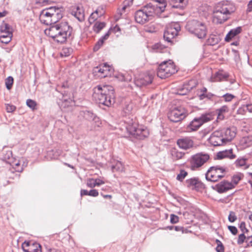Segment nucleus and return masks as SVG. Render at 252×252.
I'll use <instances>...</instances> for the list:
<instances>
[{
  "label": "nucleus",
  "mask_w": 252,
  "mask_h": 252,
  "mask_svg": "<svg viewBox=\"0 0 252 252\" xmlns=\"http://www.w3.org/2000/svg\"><path fill=\"white\" fill-rule=\"evenodd\" d=\"M96 71L99 73V76L100 77H106L110 76L113 72V67L107 64V63H104L99 65L96 68Z\"/></svg>",
  "instance_id": "17"
},
{
  "label": "nucleus",
  "mask_w": 252,
  "mask_h": 252,
  "mask_svg": "<svg viewBox=\"0 0 252 252\" xmlns=\"http://www.w3.org/2000/svg\"><path fill=\"white\" fill-rule=\"evenodd\" d=\"M104 12L105 11L104 8L101 6L98 7L94 11L99 17L102 16L104 14Z\"/></svg>",
  "instance_id": "48"
},
{
  "label": "nucleus",
  "mask_w": 252,
  "mask_h": 252,
  "mask_svg": "<svg viewBox=\"0 0 252 252\" xmlns=\"http://www.w3.org/2000/svg\"><path fill=\"white\" fill-rule=\"evenodd\" d=\"M246 238H247L244 234L239 235L237 240V243L239 245L242 244L244 242L245 240L246 241Z\"/></svg>",
  "instance_id": "52"
},
{
  "label": "nucleus",
  "mask_w": 252,
  "mask_h": 252,
  "mask_svg": "<svg viewBox=\"0 0 252 252\" xmlns=\"http://www.w3.org/2000/svg\"><path fill=\"white\" fill-rule=\"evenodd\" d=\"M63 9L62 7H48V23L55 24L61 19L63 16Z\"/></svg>",
  "instance_id": "12"
},
{
  "label": "nucleus",
  "mask_w": 252,
  "mask_h": 252,
  "mask_svg": "<svg viewBox=\"0 0 252 252\" xmlns=\"http://www.w3.org/2000/svg\"><path fill=\"white\" fill-rule=\"evenodd\" d=\"M98 17V16L96 15L94 12L90 15L89 18V21L90 23H92L94 22V21L96 20Z\"/></svg>",
  "instance_id": "50"
},
{
  "label": "nucleus",
  "mask_w": 252,
  "mask_h": 252,
  "mask_svg": "<svg viewBox=\"0 0 252 252\" xmlns=\"http://www.w3.org/2000/svg\"><path fill=\"white\" fill-rule=\"evenodd\" d=\"M72 28L68 23L51 24L48 28V36L54 41L60 43L65 42L72 33Z\"/></svg>",
  "instance_id": "1"
},
{
  "label": "nucleus",
  "mask_w": 252,
  "mask_h": 252,
  "mask_svg": "<svg viewBox=\"0 0 252 252\" xmlns=\"http://www.w3.org/2000/svg\"><path fill=\"white\" fill-rule=\"evenodd\" d=\"M128 131L139 139H143L149 135L148 129L144 126L139 125L137 122H132L127 126Z\"/></svg>",
  "instance_id": "7"
},
{
  "label": "nucleus",
  "mask_w": 252,
  "mask_h": 252,
  "mask_svg": "<svg viewBox=\"0 0 252 252\" xmlns=\"http://www.w3.org/2000/svg\"><path fill=\"white\" fill-rule=\"evenodd\" d=\"M189 0H171L173 7L183 8L188 4Z\"/></svg>",
  "instance_id": "28"
},
{
  "label": "nucleus",
  "mask_w": 252,
  "mask_h": 252,
  "mask_svg": "<svg viewBox=\"0 0 252 252\" xmlns=\"http://www.w3.org/2000/svg\"><path fill=\"white\" fill-rule=\"evenodd\" d=\"M228 77V73L224 72L223 70H219L212 76L211 81L212 82H220L226 80Z\"/></svg>",
  "instance_id": "20"
},
{
  "label": "nucleus",
  "mask_w": 252,
  "mask_h": 252,
  "mask_svg": "<svg viewBox=\"0 0 252 252\" xmlns=\"http://www.w3.org/2000/svg\"><path fill=\"white\" fill-rule=\"evenodd\" d=\"M153 77L152 75H145L143 78L144 81L142 82V84L144 85H146L151 84L152 82Z\"/></svg>",
  "instance_id": "39"
},
{
  "label": "nucleus",
  "mask_w": 252,
  "mask_h": 252,
  "mask_svg": "<svg viewBox=\"0 0 252 252\" xmlns=\"http://www.w3.org/2000/svg\"><path fill=\"white\" fill-rule=\"evenodd\" d=\"M177 71L176 66L171 60L164 61L158 66L157 70V75L161 79L170 77Z\"/></svg>",
  "instance_id": "5"
},
{
  "label": "nucleus",
  "mask_w": 252,
  "mask_h": 252,
  "mask_svg": "<svg viewBox=\"0 0 252 252\" xmlns=\"http://www.w3.org/2000/svg\"><path fill=\"white\" fill-rule=\"evenodd\" d=\"M235 164L238 167L243 166L246 164V160L244 158L238 159L236 161Z\"/></svg>",
  "instance_id": "49"
},
{
  "label": "nucleus",
  "mask_w": 252,
  "mask_h": 252,
  "mask_svg": "<svg viewBox=\"0 0 252 252\" xmlns=\"http://www.w3.org/2000/svg\"><path fill=\"white\" fill-rule=\"evenodd\" d=\"M235 10L234 6L230 3L223 2L219 3L213 11V22L216 24L223 23Z\"/></svg>",
  "instance_id": "3"
},
{
  "label": "nucleus",
  "mask_w": 252,
  "mask_h": 252,
  "mask_svg": "<svg viewBox=\"0 0 252 252\" xmlns=\"http://www.w3.org/2000/svg\"><path fill=\"white\" fill-rule=\"evenodd\" d=\"M12 36L11 32H0V40L2 43H8L11 40Z\"/></svg>",
  "instance_id": "26"
},
{
  "label": "nucleus",
  "mask_w": 252,
  "mask_h": 252,
  "mask_svg": "<svg viewBox=\"0 0 252 252\" xmlns=\"http://www.w3.org/2000/svg\"><path fill=\"white\" fill-rule=\"evenodd\" d=\"M228 228L233 235H236L238 232L237 228L235 226H228Z\"/></svg>",
  "instance_id": "57"
},
{
  "label": "nucleus",
  "mask_w": 252,
  "mask_h": 252,
  "mask_svg": "<svg viewBox=\"0 0 252 252\" xmlns=\"http://www.w3.org/2000/svg\"><path fill=\"white\" fill-rule=\"evenodd\" d=\"M15 158L13 157L12 152L11 150L3 151L2 159L6 163L8 164H11V163H13V161H14Z\"/></svg>",
  "instance_id": "25"
},
{
  "label": "nucleus",
  "mask_w": 252,
  "mask_h": 252,
  "mask_svg": "<svg viewBox=\"0 0 252 252\" xmlns=\"http://www.w3.org/2000/svg\"><path fill=\"white\" fill-rule=\"evenodd\" d=\"M187 175V172L183 170H181L180 173L177 176V179L180 181H182Z\"/></svg>",
  "instance_id": "42"
},
{
  "label": "nucleus",
  "mask_w": 252,
  "mask_h": 252,
  "mask_svg": "<svg viewBox=\"0 0 252 252\" xmlns=\"http://www.w3.org/2000/svg\"><path fill=\"white\" fill-rule=\"evenodd\" d=\"M170 155L173 160H178L182 159L185 156L184 152L179 151L176 148H173L170 150Z\"/></svg>",
  "instance_id": "24"
},
{
  "label": "nucleus",
  "mask_w": 252,
  "mask_h": 252,
  "mask_svg": "<svg viewBox=\"0 0 252 252\" xmlns=\"http://www.w3.org/2000/svg\"><path fill=\"white\" fill-rule=\"evenodd\" d=\"M187 186L192 189L198 190L203 187V184L198 179L191 178L186 181Z\"/></svg>",
  "instance_id": "21"
},
{
  "label": "nucleus",
  "mask_w": 252,
  "mask_h": 252,
  "mask_svg": "<svg viewBox=\"0 0 252 252\" xmlns=\"http://www.w3.org/2000/svg\"><path fill=\"white\" fill-rule=\"evenodd\" d=\"M9 164L12 166L16 172H21L23 170V166L21 165L19 160H17L16 158L14 159L13 163H11V164Z\"/></svg>",
  "instance_id": "30"
},
{
  "label": "nucleus",
  "mask_w": 252,
  "mask_h": 252,
  "mask_svg": "<svg viewBox=\"0 0 252 252\" xmlns=\"http://www.w3.org/2000/svg\"><path fill=\"white\" fill-rule=\"evenodd\" d=\"M228 220L231 222H234L237 220V217L235 215V213L231 211L229 213V215L228 216Z\"/></svg>",
  "instance_id": "46"
},
{
  "label": "nucleus",
  "mask_w": 252,
  "mask_h": 252,
  "mask_svg": "<svg viewBox=\"0 0 252 252\" xmlns=\"http://www.w3.org/2000/svg\"><path fill=\"white\" fill-rule=\"evenodd\" d=\"M24 252H41V246L38 243H32L25 241L22 245Z\"/></svg>",
  "instance_id": "18"
},
{
  "label": "nucleus",
  "mask_w": 252,
  "mask_h": 252,
  "mask_svg": "<svg viewBox=\"0 0 252 252\" xmlns=\"http://www.w3.org/2000/svg\"><path fill=\"white\" fill-rule=\"evenodd\" d=\"M214 117L215 115L212 113H209L194 118L187 126L186 132H192L197 131L204 124L213 120Z\"/></svg>",
  "instance_id": "4"
},
{
  "label": "nucleus",
  "mask_w": 252,
  "mask_h": 252,
  "mask_svg": "<svg viewBox=\"0 0 252 252\" xmlns=\"http://www.w3.org/2000/svg\"><path fill=\"white\" fill-rule=\"evenodd\" d=\"M71 14L79 21L84 18V11L82 8L79 5H75L71 8Z\"/></svg>",
  "instance_id": "22"
},
{
  "label": "nucleus",
  "mask_w": 252,
  "mask_h": 252,
  "mask_svg": "<svg viewBox=\"0 0 252 252\" xmlns=\"http://www.w3.org/2000/svg\"><path fill=\"white\" fill-rule=\"evenodd\" d=\"M197 85V82L195 80H190L188 83L184 85V87L187 88V92H189Z\"/></svg>",
  "instance_id": "33"
},
{
  "label": "nucleus",
  "mask_w": 252,
  "mask_h": 252,
  "mask_svg": "<svg viewBox=\"0 0 252 252\" xmlns=\"http://www.w3.org/2000/svg\"><path fill=\"white\" fill-rule=\"evenodd\" d=\"M93 97L97 102L110 106L115 102L114 90L111 86H98L94 89Z\"/></svg>",
  "instance_id": "2"
},
{
  "label": "nucleus",
  "mask_w": 252,
  "mask_h": 252,
  "mask_svg": "<svg viewBox=\"0 0 252 252\" xmlns=\"http://www.w3.org/2000/svg\"><path fill=\"white\" fill-rule=\"evenodd\" d=\"M95 180L96 185L98 187L100 186L101 185L105 184V183L104 180H103L102 179H99V178L95 179Z\"/></svg>",
  "instance_id": "61"
},
{
  "label": "nucleus",
  "mask_w": 252,
  "mask_h": 252,
  "mask_svg": "<svg viewBox=\"0 0 252 252\" xmlns=\"http://www.w3.org/2000/svg\"><path fill=\"white\" fill-rule=\"evenodd\" d=\"M16 106L13 105L9 104H6V109L8 113H11L14 112L16 110Z\"/></svg>",
  "instance_id": "51"
},
{
  "label": "nucleus",
  "mask_w": 252,
  "mask_h": 252,
  "mask_svg": "<svg viewBox=\"0 0 252 252\" xmlns=\"http://www.w3.org/2000/svg\"><path fill=\"white\" fill-rule=\"evenodd\" d=\"M210 158L207 154L198 153L192 156L189 159L190 167L192 169H195L202 166Z\"/></svg>",
  "instance_id": "10"
},
{
  "label": "nucleus",
  "mask_w": 252,
  "mask_h": 252,
  "mask_svg": "<svg viewBox=\"0 0 252 252\" xmlns=\"http://www.w3.org/2000/svg\"><path fill=\"white\" fill-rule=\"evenodd\" d=\"M126 74L125 75H121V77H122V78H121L120 79L122 81H130L131 80V77L130 76H128V75H127L126 76Z\"/></svg>",
  "instance_id": "59"
},
{
  "label": "nucleus",
  "mask_w": 252,
  "mask_h": 252,
  "mask_svg": "<svg viewBox=\"0 0 252 252\" xmlns=\"http://www.w3.org/2000/svg\"><path fill=\"white\" fill-rule=\"evenodd\" d=\"M179 147L185 150H188L194 147V143L193 140L189 137H184L177 141Z\"/></svg>",
  "instance_id": "16"
},
{
  "label": "nucleus",
  "mask_w": 252,
  "mask_h": 252,
  "mask_svg": "<svg viewBox=\"0 0 252 252\" xmlns=\"http://www.w3.org/2000/svg\"><path fill=\"white\" fill-rule=\"evenodd\" d=\"M246 243L248 247L252 246V236L247 237Z\"/></svg>",
  "instance_id": "62"
},
{
  "label": "nucleus",
  "mask_w": 252,
  "mask_h": 252,
  "mask_svg": "<svg viewBox=\"0 0 252 252\" xmlns=\"http://www.w3.org/2000/svg\"><path fill=\"white\" fill-rule=\"evenodd\" d=\"M27 105L30 107L32 110L36 109V102L32 99H28L26 101Z\"/></svg>",
  "instance_id": "38"
},
{
  "label": "nucleus",
  "mask_w": 252,
  "mask_h": 252,
  "mask_svg": "<svg viewBox=\"0 0 252 252\" xmlns=\"http://www.w3.org/2000/svg\"><path fill=\"white\" fill-rule=\"evenodd\" d=\"M209 7L207 6H205L202 7V8H200V10H202V11H205V13H204L205 15H207L208 14L209 11H210Z\"/></svg>",
  "instance_id": "63"
},
{
  "label": "nucleus",
  "mask_w": 252,
  "mask_h": 252,
  "mask_svg": "<svg viewBox=\"0 0 252 252\" xmlns=\"http://www.w3.org/2000/svg\"><path fill=\"white\" fill-rule=\"evenodd\" d=\"M87 186L90 188H94L97 186L95 183V179L89 178L87 180Z\"/></svg>",
  "instance_id": "41"
},
{
  "label": "nucleus",
  "mask_w": 252,
  "mask_h": 252,
  "mask_svg": "<svg viewBox=\"0 0 252 252\" xmlns=\"http://www.w3.org/2000/svg\"><path fill=\"white\" fill-rule=\"evenodd\" d=\"M225 170L222 167L213 166L210 167L206 173V178L208 181L215 182L224 176Z\"/></svg>",
  "instance_id": "9"
},
{
  "label": "nucleus",
  "mask_w": 252,
  "mask_h": 252,
  "mask_svg": "<svg viewBox=\"0 0 252 252\" xmlns=\"http://www.w3.org/2000/svg\"><path fill=\"white\" fill-rule=\"evenodd\" d=\"M241 31V27H237L236 29H232L226 35L225 40L227 42L230 41L234 36L239 34Z\"/></svg>",
  "instance_id": "27"
},
{
  "label": "nucleus",
  "mask_w": 252,
  "mask_h": 252,
  "mask_svg": "<svg viewBox=\"0 0 252 252\" xmlns=\"http://www.w3.org/2000/svg\"><path fill=\"white\" fill-rule=\"evenodd\" d=\"M133 0H125L124 2V6L122 8V11H125L126 9L131 5L133 3Z\"/></svg>",
  "instance_id": "45"
},
{
  "label": "nucleus",
  "mask_w": 252,
  "mask_h": 252,
  "mask_svg": "<svg viewBox=\"0 0 252 252\" xmlns=\"http://www.w3.org/2000/svg\"><path fill=\"white\" fill-rule=\"evenodd\" d=\"M220 131L225 144L231 141L236 134V129L234 127L224 128Z\"/></svg>",
  "instance_id": "15"
},
{
  "label": "nucleus",
  "mask_w": 252,
  "mask_h": 252,
  "mask_svg": "<svg viewBox=\"0 0 252 252\" xmlns=\"http://www.w3.org/2000/svg\"><path fill=\"white\" fill-rule=\"evenodd\" d=\"M243 175L241 173L237 174L233 176L231 183L234 185V187L238 184L239 182L243 178Z\"/></svg>",
  "instance_id": "36"
},
{
  "label": "nucleus",
  "mask_w": 252,
  "mask_h": 252,
  "mask_svg": "<svg viewBox=\"0 0 252 252\" xmlns=\"http://www.w3.org/2000/svg\"><path fill=\"white\" fill-rule=\"evenodd\" d=\"M180 31V26L178 23H172L166 27L164 33V38L168 42L172 41Z\"/></svg>",
  "instance_id": "11"
},
{
  "label": "nucleus",
  "mask_w": 252,
  "mask_h": 252,
  "mask_svg": "<svg viewBox=\"0 0 252 252\" xmlns=\"http://www.w3.org/2000/svg\"><path fill=\"white\" fill-rule=\"evenodd\" d=\"M189 31L194 33L199 38H204L207 33V28L205 23L196 20H193L187 25Z\"/></svg>",
  "instance_id": "6"
},
{
  "label": "nucleus",
  "mask_w": 252,
  "mask_h": 252,
  "mask_svg": "<svg viewBox=\"0 0 252 252\" xmlns=\"http://www.w3.org/2000/svg\"><path fill=\"white\" fill-rule=\"evenodd\" d=\"M216 243L217 244V246L216 248V251L217 252H224V249L222 243L219 240H216Z\"/></svg>",
  "instance_id": "43"
},
{
  "label": "nucleus",
  "mask_w": 252,
  "mask_h": 252,
  "mask_svg": "<svg viewBox=\"0 0 252 252\" xmlns=\"http://www.w3.org/2000/svg\"><path fill=\"white\" fill-rule=\"evenodd\" d=\"M111 32V30H109L103 37H102L101 38H100L97 41L94 47V51H97L100 48V47L103 45L104 41L108 39Z\"/></svg>",
  "instance_id": "29"
},
{
  "label": "nucleus",
  "mask_w": 252,
  "mask_h": 252,
  "mask_svg": "<svg viewBox=\"0 0 252 252\" xmlns=\"http://www.w3.org/2000/svg\"><path fill=\"white\" fill-rule=\"evenodd\" d=\"M186 91H187V88L186 87H184L183 86V88L182 89L179 90L177 94L179 95H186L189 93V92H186Z\"/></svg>",
  "instance_id": "55"
},
{
  "label": "nucleus",
  "mask_w": 252,
  "mask_h": 252,
  "mask_svg": "<svg viewBox=\"0 0 252 252\" xmlns=\"http://www.w3.org/2000/svg\"><path fill=\"white\" fill-rule=\"evenodd\" d=\"M250 141L248 137H243L241 141V145L243 147V148H246L250 145Z\"/></svg>",
  "instance_id": "44"
},
{
  "label": "nucleus",
  "mask_w": 252,
  "mask_h": 252,
  "mask_svg": "<svg viewBox=\"0 0 252 252\" xmlns=\"http://www.w3.org/2000/svg\"><path fill=\"white\" fill-rule=\"evenodd\" d=\"M6 87L7 90H10L13 84V78L11 76L8 77L5 81Z\"/></svg>",
  "instance_id": "40"
},
{
  "label": "nucleus",
  "mask_w": 252,
  "mask_h": 252,
  "mask_svg": "<svg viewBox=\"0 0 252 252\" xmlns=\"http://www.w3.org/2000/svg\"><path fill=\"white\" fill-rule=\"evenodd\" d=\"M72 49L69 47H63L60 52V56L61 57H66L69 56L72 53Z\"/></svg>",
  "instance_id": "32"
},
{
  "label": "nucleus",
  "mask_w": 252,
  "mask_h": 252,
  "mask_svg": "<svg viewBox=\"0 0 252 252\" xmlns=\"http://www.w3.org/2000/svg\"><path fill=\"white\" fill-rule=\"evenodd\" d=\"M201 92L202 93V94H201L199 95V97L200 99H202L204 98H205V94L207 93V90L206 88H203L201 90Z\"/></svg>",
  "instance_id": "60"
},
{
  "label": "nucleus",
  "mask_w": 252,
  "mask_h": 252,
  "mask_svg": "<svg viewBox=\"0 0 252 252\" xmlns=\"http://www.w3.org/2000/svg\"><path fill=\"white\" fill-rule=\"evenodd\" d=\"M39 20L42 23L45 24V25H47V19L46 18V17L43 16V15L40 14Z\"/></svg>",
  "instance_id": "58"
},
{
  "label": "nucleus",
  "mask_w": 252,
  "mask_h": 252,
  "mask_svg": "<svg viewBox=\"0 0 252 252\" xmlns=\"http://www.w3.org/2000/svg\"><path fill=\"white\" fill-rule=\"evenodd\" d=\"M217 156L218 159H222L226 158L234 159L236 157V156L233 153L232 149L220 152L217 154Z\"/></svg>",
  "instance_id": "23"
},
{
  "label": "nucleus",
  "mask_w": 252,
  "mask_h": 252,
  "mask_svg": "<svg viewBox=\"0 0 252 252\" xmlns=\"http://www.w3.org/2000/svg\"><path fill=\"white\" fill-rule=\"evenodd\" d=\"M234 188V185L231 182L223 181L215 186V189L220 193L227 191Z\"/></svg>",
  "instance_id": "19"
},
{
  "label": "nucleus",
  "mask_w": 252,
  "mask_h": 252,
  "mask_svg": "<svg viewBox=\"0 0 252 252\" xmlns=\"http://www.w3.org/2000/svg\"><path fill=\"white\" fill-rule=\"evenodd\" d=\"M106 26L105 22H96L93 26V30L96 33H98Z\"/></svg>",
  "instance_id": "31"
},
{
  "label": "nucleus",
  "mask_w": 252,
  "mask_h": 252,
  "mask_svg": "<svg viewBox=\"0 0 252 252\" xmlns=\"http://www.w3.org/2000/svg\"><path fill=\"white\" fill-rule=\"evenodd\" d=\"M222 97L224 98L225 101L229 102L235 97V96L230 94H224Z\"/></svg>",
  "instance_id": "47"
},
{
  "label": "nucleus",
  "mask_w": 252,
  "mask_h": 252,
  "mask_svg": "<svg viewBox=\"0 0 252 252\" xmlns=\"http://www.w3.org/2000/svg\"><path fill=\"white\" fill-rule=\"evenodd\" d=\"M208 140L209 143L214 146H219L225 144L220 130H216L213 132Z\"/></svg>",
  "instance_id": "14"
},
{
  "label": "nucleus",
  "mask_w": 252,
  "mask_h": 252,
  "mask_svg": "<svg viewBox=\"0 0 252 252\" xmlns=\"http://www.w3.org/2000/svg\"><path fill=\"white\" fill-rule=\"evenodd\" d=\"M98 194V191L95 189H93L89 191V196L96 197Z\"/></svg>",
  "instance_id": "56"
},
{
  "label": "nucleus",
  "mask_w": 252,
  "mask_h": 252,
  "mask_svg": "<svg viewBox=\"0 0 252 252\" xmlns=\"http://www.w3.org/2000/svg\"><path fill=\"white\" fill-rule=\"evenodd\" d=\"M220 38L215 36L212 35L210 36L208 39V43L211 45H215L220 42Z\"/></svg>",
  "instance_id": "37"
},
{
  "label": "nucleus",
  "mask_w": 252,
  "mask_h": 252,
  "mask_svg": "<svg viewBox=\"0 0 252 252\" xmlns=\"http://www.w3.org/2000/svg\"><path fill=\"white\" fill-rule=\"evenodd\" d=\"M179 221V218L178 216L172 214L170 216V222L172 223H176Z\"/></svg>",
  "instance_id": "54"
},
{
  "label": "nucleus",
  "mask_w": 252,
  "mask_h": 252,
  "mask_svg": "<svg viewBox=\"0 0 252 252\" xmlns=\"http://www.w3.org/2000/svg\"><path fill=\"white\" fill-rule=\"evenodd\" d=\"M110 30H111V32H113L115 33L121 32V29L118 25L115 26L113 29H110Z\"/></svg>",
  "instance_id": "64"
},
{
  "label": "nucleus",
  "mask_w": 252,
  "mask_h": 252,
  "mask_svg": "<svg viewBox=\"0 0 252 252\" xmlns=\"http://www.w3.org/2000/svg\"><path fill=\"white\" fill-rule=\"evenodd\" d=\"M7 31L10 32V28H9V25L8 24L4 23L0 27V32H6Z\"/></svg>",
  "instance_id": "53"
},
{
  "label": "nucleus",
  "mask_w": 252,
  "mask_h": 252,
  "mask_svg": "<svg viewBox=\"0 0 252 252\" xmlns=\"http://www.w3.org/2000/svg\"><path fill=\"white\" fill-rule=\"evenodd\" d=\"M228 110L229 108L227 106L224 105L222 106L219 110L218 118L220 119H223L224 118L223 114L226 112H228Z\"/></svg>",
  "instance_id": "35"
},
{
  "label": "nucleus",
  "mask_w": 252,
  "mask_h": 252,
  "mask_svg": "<svg viewBox=\"0 0 252 252\" xmlns=\"http://www.w3.org/2000/svg\"><path fill=\"white\" fill-rule=\"evenodd\" d=\"M187 112L182 106H177L173 108L168 114V118L171 121L178 122L186 117Z\"/></svg>",
  "instance_id": "13"
},
{
  "label": "nucleus",
  "mask_w": 252,
  "mask_h": 252,
  "mask_svg": "<svg viewBox=\"0 0 252 252\" xmlns=\"http://www.w3.org/2000/svg\"><path fill=\"white\" fill-rule=\"evenodd\" d=\"M112 168L114 171H116L120 172H124L125 170L124 165L120 161H117Z\"/></svg>",
  "instance_id": "34"
},
{
  "label": "nucleus",
  "mask_w": 252,
  "mask_h": 252,
  "mask_svg": "<svg viewBox=\"0 0 252 252\" xmlns=\"http://www.w3.org/2000/svg\"><path fill=\"white\" fill-rule=\"evenodd\" d=\"M155 13V7L147 5L137 11L135 14V21L140 24H144L150 20Z\"/></svg>",
  "instance_id": "8"
}]
</instances>
